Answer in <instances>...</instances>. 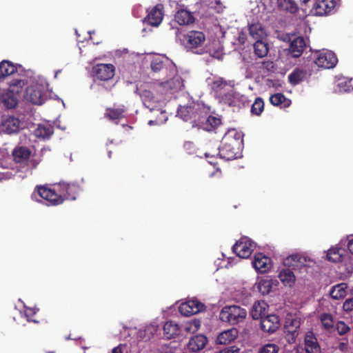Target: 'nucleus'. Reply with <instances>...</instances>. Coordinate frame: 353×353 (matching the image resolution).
I'll return each instance as SVG.
<instances>
[{"instance_id":"f257e3e1","label":"nucleus","mask_w":353,"mask_h":353,"mask_svg":"<svg viewBox=\"0 0 353 353\" xmlns=\"http://www.w3.org/2000/svg\"><path fill=\"white\" fill-rule=\"evenodd\" d=\"M242 138L240 133L235 130L228 131L223 136L221 141V145L217 148L218 152L215 154L205 152L207 158L209 157H215L220 156L221 158L227 160L237 159L241 154L242 148Z\"/></svg>"},{"instance_id":"f03ea898","label":"nucleus","mask_w":353,"mask_h":353,"mask_svg":"<svg viewBox=\"0 0 353 353\" xmlns=\"http://www.w3.org/2000/svg\"><path fill=\"white\" fill-rule=\"evenodd\" d=\"M206 107L200 103L192 102L184 106H179L177 116L185 121H189L193 127H197L201 121L205 119Z\"/></svg>"},{"instance_id":"7ed1b4c3","label":"nucleus","mask_w":353,"mask_h":353,"mask_svg":"<svg viewBox=\"0 0 353 353\" xmlns=\"http://www.w3.org/2000/svg\"><path fill=\"white\" fill-rule=\"evenodd\" d=\"M185 48L194 53L201 54L204 52L203 45L205 41V35L202 31L190 30L182 39Z\"/></svg>"},{"instance_id":"20e7f679","label":"nucleus","mask_w":353,"mask_h":353,"mask_svg":"<svg viewBox=\"0 0 353 353\" xmlns=\"http://www.w3.org/2000/svg\"><path fill=\"white\" fill-rule=\"evenodd\" d=\"M247 316L245 309L239 305H227L222 308L219 317L220 319L231 325H236L243 322Z\"/></svg>"},{"instance_id":"39448f33","label":"nucleus","mask_w":353,"mask_h":353,"mask_svg":"<svg viewBox=\"0 0 353 353\" xmlns=\"http://www.w3.org/2000/svg\"><path fill=\"white\" fill-rule=\"evenodd\" d=\"M301 319L295 314H288L285 317L284 330L285 340L289 344L295 343L299 334Z\"/></svg>"},{"instance_id":"423d86ee","label":"nucleus","mask_w":353,"mask_h":353,"mask_svg":"<svg viewBox=\"0 0 353 353\" xmlns=\"http://www.w3.org/2000/svg\"><path fill=\"white\" fill-rule=\"evenodd\" d=\"M36 194L46 200L48 205H58L63 202V199L60 196L57 188L56 189H52L46 185L37 186L32 197H34Z\"/></svg>"},{"instance_id":"0eeeda50","label":"nucleus","mask_w":353,"mask_h":353,"mask_svg":"<svg viewBox=\"0 0 353 353\" xmlns=\"http://www.w3.org/2000/svg\"><path fill=\"white\" fill-rule=\"evenodd\" d=\"M92 76L95 81H108L115 74V67L112 63H98L92 68Z\"/></svg>"},{"instance_id":"6e6552de","label":"nucleus","mask_w":353,"mask_h":353,"mask_svg":"<svg viewBox=\"0 0 353 353\" xmlns=\"http://www.w3.org/2000/svg\"><path fill=\"white\" fill-rule=\"evenodd\" d=\"M338 59L336 54L332 51L322 52L316 54L314 59V63L323 69H331L336 66Z\"/></svg>"},{"instance_id":"1a4fd4ad","label":"nucleus","mask_w":353,"mask_h":353,"mask_svg":"<svg viewBox=\"0 0 353 353\" xmlns=\"http://www.w3.org/2000/svg\"><path fill=\"white\" fill-rule=\"evenodd\" d=\"M57 190L64 200H75L80 191V187L75 183H60L57 185Z\"/></svg>"},{"instance_id":"9d476101","label":"nucleus","mask_w":353,"mask_h":353,"mask_svg":"<svg viewBox=\"0 0 353 353\" xmlns=\"http://www.w3.org/2000/svg\"><path fill=\"white\" fill-rule=\"evenodd\" d=\"M128 109L125 105L121 104L113 107H108L105 108L104 113V117L108 120L114 122L116 124L119 123V121L125 117Z\"/></svg>"},{"instance_id":"9b49d317","label":"nucleus","mask_w":353,"mask_h":353,"mask_svg":"<svg viewBox=\"0 0 353 353\" xmlns=\"http://www.w3.org/2000/svg\"><path fill=\"white\" fill-rule=\"evenodd\" d=\"M205 306L203 303L197 300H189L180 305L179 312L185 316H189L203 311Z\"/></svg>"},{"instance_id":"f8f14e48","label":"nucleus","mask_w":353,"mask_h":353,"mask_svg":"<svg viewBox=\"0 0 353 353\" xmlns=\"http://www.w3.org/2000/svg\"><path fill=\"white\" fill-rule=\"evenodd\" d=\"M252 243L246 238H242L232 246L233 252L239 257L248 258L253 252Z\"/></svg>"},{"instance_id":"ddd939ff","label":"nucleus","mask_w":353,"mask_h":353,"mask_svg":"<svg viewBox=\"0 0 353 353\" xmlns=\"http://www.w3.org/2000/svg\"><path fill=\"white\" fill-rule=\"evenodd\" d=\"M24 98L35 105H41L44 101V94L39 85H30L26 88Z\"/></svg>"},{"instance_id":"4468645a","label":"nucleus","mask_w":353,"mask_h":353,"mask_svg":"<svg viewBox=\"0 0 353 353\" xmlns=\"http://www.w3.org/2000/svg\"><path fill=\"white\" fill-rule=\"evenodd\" d=\"M280 327V319L276 314H269L261 317V329L269 334L274 333Z\"/></svg>"},{"instance_id":"2eb2a0df","label":"nucleus","mask_w":353,"mask_h":353,"mask_svg":"<svg viewBox=\"0 0 353 353\" xmlns=\"http://www.w3.org/2000/svg\"><path fill=\"white\" fill-rule=\"evenodd\" d=\"M336 6L334 0H316L312 11L316 15L323 16L330 13Z\"/></svg>"},{"instance_id":"dca6fc26","label":"nucleus","mask_w":353,"mask_h":353,"mask_svg":"<svg viewBox=\"0 0 353 353\" xmlns=\"http://www.w3.org/2000/svg\"><path fill=\"white\" fill-rule=\"evenodd\" d=\"M163 18V5L158 3L148 13L145 21L152 26H158Z\"/></svg>"},{"instance_id":"f3484780","label":"nucleus","mask_w":353,"mask_h":353,"mask_svg":"<svg viewBox=\"0 0 353 353\" xmlns=\"http://www.w3.org/2000/svg\"><path fill=\"white\" fill-rule=\"evenodd\" d=\"M254 268L260 273L267 272L271 268V259L262 253H257L252 262Z\"/></svg>"},{"instance_id":"a211bd4d","label":"nucleus","mask_w":353,"mask_h":353,"mask_svg":"<svg viewBox=\"0 0 353 353\" xmlns=\"http://www.w3.org/2000/svg\"><path fill=\"white\" fill-rule=\"evenodd\" d=\"M209 108L206 107V114L203 117V121H201L198 125L199 128H201L205 131H212L218 127L221 123V119L216 117L209 115Z\"/></svg>"},{"instance_id":"6ab92c4d","label":"nucleus","mask_w":353,"mask_h":353,"mask_svg":"<svg viewBox=\"0 0 353 353\" xmlns=\"http://www.w3.org/2000/svg\"><path fill=\"white\" fill-rule=\"evenodd\" d=\"M306 48V43L303 37H298L294 39L289 48V52L292 57H300L305 49Z\"/></svg>"},{"instance_id":"aec40b11","label":"nucleus","mask_w":353,"mask_h":353,"mask_svg":"<svg viewBox=\"0 0 353 353\" xmlns=\"http://www.w3.org/2000/svg\"><path fill=\"white\" fill-rule=\"evenodd\" d=\"M19 119L13 116H8L2 119L1 127L3 132L8 134H13L19 131Z\"/></svg>"},{"instance_id":"412c9836","label":"nucleus","mask_w":353,"mask_h":353,"mask_svg":"<svg viewBox=\"0 0 353 353\" xmlns=\"http://www.w3.org/2000/svg\"><path fill=\"white\" fill-rule=\"evenodd\" d=\"M31 154V150L28 148L23 145L15 147L12 153L14 161L21 164H26Z\"/></svg>"},{"instance_id":"4be33fe9","label":"nucleus","mask_w":353,"mask_h":353,"mask_svg":"<svg viewBox=\"0 0 353 353\" xmlns=\"http://www.w3.org/2000/svg\"><path fill=\"white\" fill-rule=\"evenodd\" d=\"M305 353H321V349L317 339L312 332L307 334L304 340Z\"/></svg>"},{"instance_id":"5701e85b","label":"nucleus","mask_w":353,"mask_h":353,"mask_svg":"<svg viewBox=\"0 0 353 353\" xmlns=\"http://www.w3.org/2000/svg\"><path fill=\"white\" fill-rule=\"evenodd\" d=\"M208 342V339L202 334L191 337L188 347L190 352H196L203 349Z\"/></svg>"},{"instance_id":"b1692460","label":"nucleus","mask_w":353,"mask_h":353,"mask_svg":"<svg viewBox=\"0 0 353 353\" xmlns=\"http://www.w3.org/2000/svg\"><path fill=\"white\" fill-rule=\"evenodd\" d=\"M174 21L180 26H187L194 22V17L188 10L180 9L174 14Z\"/></svg>"},{"instance_id":"393cba45","label":"nucleus","mask_w":353,"mask_h":353,"mask_svg":"<svg viewBox=\"0 0 353 353\" xmlns=\"http://www.w3.org/2000/svg\"><path fill=\"white\" fill-rule=\"evenodd\" d=\"M238 330L232 328L220 333L216 338V343L221 345H225L234 341L238 336Z\"/></svg>"},{"instance_id":"a878e982","label":"nucleus","mask_w":353,"mask_h":353,"mask_svg":"<svg viewBox=\"0 0 353 353\" xmlns=\"http://www.w3.org/2000/svg\"><path fill=\"white\" fill-rule=\"evenodd\" d=\"M17 65H14L11 61L3 60L0 62V81L17 72Z\"/></svg>"},{"instance_id":"bb28decb","label":"nucleus","mask_w":353,"mask_h":353,"mask_svg":"<svg viewBox=\"0 0 353 353\" xmlns=\"http://www.w3.org/2000/svg\"><path fill=\"white\" fill-rule=\"evenodd\" d=\"M307 77L306 70L296 68L288 76L289 82L295 85L305 81Z\"/></svg>"},{"instance_id":"cd10ccee","label":"nucleus","mask_w":353,"mask_h":353,"mask_svg":"<svg viewBox=\"0 0 353 353\" xmlns=\"http://www.w3.org/2000/svg\"><path fill=\"white\" fill-rule=\"evenodd\" d=\"M266 303L264 301H256L250 310V315L252 318L254 320L261 319V317H264L265 309H266Z\"/></svg>"},{"instance_id":"c85d7f7f","label":"nucleus","mask_w":353,"mask_h":353,"mask_svg":"<svg viewBox=\"0 0 353 353\" xmlns=\"http://www.w3.org/2000/svg\"><path fill=\"white\" fill-rule=\"evenodd\" d=\"M336 87L340 92L353 91V79L346 77H339L336 81Z\"/></svg>"},{"instance_id":"c756f323","label":"nucleus","mask_w":353,"mask_h":353,"mask_svg":"<svg viewBox=\"0 0 353 353\" xmlns=\"http://www.w3.org/2000/svg\"><path fill=\"white\" fill-rule=\"evenodd\" d=\"M250 35L256 41L261 40L266 37L265 29L259 23H252L249 27Z\"/></svg>"},{"instance_id":"7c9ffc66","label":"nucleus","mask_w":353,"mask_h":353,"mask_svg":"<svg viewBox=\"0 0 353 353\" xmlns=\"http://www.w3.org/2000/svg\"><path fill=\"white\" fill-rule=\"evenodd\" d=\"M26 83L27 81L24 79H13L8 82V92L11 94H19Z\"/></svg>"},{"instance_id":"2f4dec72","label":"nucleus","mask_w":353,"mask_h":353,"mask_svg":"<svg viewBox=\"0 0 353 353\" xmlns=\"http://www.w3.org/2000/svg\"><path fill=\"white\" fill-rule=\"evenodd\" d=\"M346 283H339L333 286L330 292V295L333 299L339 300L343 299L346 295Z\"/></svg>"},{"instance_id":"473e14b6","label":"nucleus","mask_w":353,"mask_h":353,"mask_svg":"<svg viewBox=\"0 0 353 353\" xmlns=\"http://www.w3.org/2000/svg\"><path fill=\"white\" fill-rule=\"evenodd\" d=\"M280 280L286 285L292 286L295 281V276L289 268L283 269L279 275Z\"/></svg>"},{"instance_id":"72a5a7b5","label":"nucleus","mask_w":353,"mask_h":353,"mask_svg":"<svg viewBox=\"0 0 353 353\" xmlns=\"http://www.w3.org/2000/svg\"><path fill=\"white\" fill-rule=\"evenodd\" d=\"M278 6L281 10L294 14L298 10V6L293 0H277Z\"/></svg>"},{"instance_id":"f704fd0d","label":"nucleus","mask_w":353,"mask_h":353,"mask_svg":"<svg viewBox=\"0 0 353 353\" xmlns=\"http://www.w3.org/2000/svg\"><path fill=\"white\" fill-rule=\"evenodd\" d=\"M179 326L177 324L174 323L172 321H168L163 325L164 335L168 339L174 338L179 334Z\"/></svg>"},{"instance_id":"c9c22d12","label":"nucleus","mask_w":353,"mask_h":353,"mask_svg":"<svg viewBox=\"0 0 353 353\" xmlns=\"http://www.w3.org/2000/svg\"><path fill=\"white\" fill-rule=\"evenodd\" d=\"M254 53L259 57H265L269 50L268 44L264 41H263V39L256 41V42L254 44Z\"/></svg>"},{"instance_id":"e433bc0d","label":"nucleus","mask_w":353,"mask_h":353,"mask_svg":"<svg viewBox=\"0 0 353 353\" xmlns=\"http://www.w3.org/2000/svg\"><path fill=\"white\" fill-rule=\"evenodd\" d=\"M53 133V128L50 125H39L34 130L36 137L42 139H48Z\"/></svg>"},{"instance_id":"4c0bfd02","label":"nucleus","mask_w":353,"mask_h":353,"mask_svg":"<svg viewBox=\"0 0 353 353\" xmlns=\"http://www.w3.org/2000/svg\"><path fill=\"white\" fill-rule=\"evenodd\" d=\"M17 99L14 97V94L8 92L2 95V103L4 106L8 109H12L17 105Z\"/></svg>"},{"instance_id":"58836bf2","label":"nucleus","mask_w":353,"mask_h":353,"mask_svg":"<svg viewBox=\"0 0 353 353\" xmlns=\"http://www.w3.org/2000/svg\"><path fill=\"white\" fill-rule=\"evenodd\" d=\"M168 63V60L163 57H156L151 61L150 66L153 72H157L162 70Z\"/></svg>"},{"instance_id":"ea45409f","label":"nucleus","mask_w":353,"mask_h":353,"mask_svg":"<svg viewBox=\"0 0 353 353\" xmlns=\"http://www.w3.org/2000/svg\"><path fill=\"white\" fill-rule=\"evenodd\" d=\"M305 261V258L301 256L299 254H293L289 257H288L285 260V265H288L290 267H293L294 268L295 267H298L299 264L301 263V265L305 266L303 263Z\"/></svg>"},{"instance_id":"a19ab883","label":"nucleus","mask_w":353,"mask_h":353,"mask_svg":"<svg viewBox=\"0 0 353 353\" xmlns=\"http://www.w3.org/2000/svg\"><path fill=\"white\" fill-rule=\"evenodd\" d=\"M258 290L263 294H268L272 288V281L269 279H261L258 283Z\"/></svg>"},{"instance_id":"79ce46f5","label":"nucleus","mask_w":353,"mask_h":353,"mask_svg":"<svg viewBox=\"0 0 353 353\" xmlns=\"http://www.w3.org/2000/svg\"><path fill=\"white\" fill-rule=\"evenodd\" d=\"M341 249L339 248H332L327 253L326 257L329 261L336 263L341 261L342 254L340 253Z\"/></svg>"},{"instance_id":"37998d69","label":"nucleus","mask_w":353,"mask_h":353,"mask_svg":"<svg viewBox=\"0 0 353 353\" xmlns=\"http://www.w3.org/2000/svg\"><path fill=\"white\" fill-rule=\"evenodd\" d=\"M264 110V102L261 97H257L251 107L252 114L260 115Z\"/></svg>"},{"instance_id":"c03bdc74","label":"nucleus","mask_w":353,"mask_h":353,"mask_svg":"<svg viewBox=\"0 0 353 353\" xmlns=\"http://www.w3.org/2000/svg\"><path fill=\"white\" fill-rule=\"evenodd\" d=\"M320 319L325 329L330 330L334 327V320L332 314L323 313L321 314Z\"/></svg>"},{"instance_id":"a18cd8bd","label":"nucleus","mask_w":353,"mask_h":353,"mask_svg":"<svg viewBox=\"0 0 353 353\" xmlns=\"http://www.w3.org/2000/svg\"><path fill=\"white\" fill-rule=\"evenodd\" d=\"M201 325L200 321L199 320H193L189 322H187L183 325V329L186 332L194 333L198 331Z\"/></svg>"},{"instance_id":"49530a36","label":"nucleus","mask_w":353,"mask_h":353,"mask_svg":"<svg viewBox=\"0 0 353 353\" xmlns=\"http://www.w3.org/2000/svg\"><path fill=\"white\" fill-rule=\"evenodd\" d=\"M286 98L282 93H276L270 97V102L275 106L281 105L285 102Z\"/></svg>"},{"instance_id":"de8ad7c7","label":"nucleus","mask_w":353,"mask_h":353,"mask_svg":"<svg viewBox=\"0 0 353 353\" xmlns=\"http://www.w3.org/2000/svg\"><path fill=\"white\" fill-rule=\"evenodd\" d=\"M227 85L226 81L223 78H218L213 81L211 87L214 91H220Z\"/></svg>"},{"instance_id":"09e8293b","label":"nucleus","mask_w":353,"mask_h":353,"mask_svg":"<svg viewBox=\"0 0 353 353\" xmlns=\"http://www.w3.org/2000/svg\"><path fill=\"white\" fill-rule=\"evenodd\" d=\"M279 347L274 343L265 345L261 350L260 353H278Z\"/></svg>"},{"instance_id":"8fccbe9b","label":"nucleus","mask_w":353,"mask_h":353,"mask_svg":"<svg viewBox=\"0 0 353 353\" xmlns=\"http://www.w3.org/2000/svg\"><path fill=\"white\" fill-rule=\"evenodd\" d=\"M37 311L38 310H36L34 308L28 307L25 310V316L27 318V320L28 321H32L34 323H38L39 321L34 318V315L37 313Z\"/></svg>"},{"instance_id":"3c124183","label":"nucleus","mask_w":353,"mask_h":353,"mask_svg":"<svg viewBox=\"0 0 353 353\" xmlns=\"http://www.w3.org/2000/svg\"><path fill=\"white\" fill-rule=\"evenodd\" d=\"M336 328L338 333L340 335H343L350 330L349 326L347 324H345L343 321L337 322L336 325Z\"/></svg>"},{"instance_id":"603ef678","label":"nucleus","mask_w":353,"mask_h":353,"mask_svg":"<svg viewBox=\"0 0 353 353\" xmlns=\"http://www.w3.org/2000/svg\"><path fill=\"white\" fill-rule=\"evenodd\" d=\"M176 82H177L178 84L180 83L179 79H171L168 81L161 83L160 85L165 90H172L175 88L174 84Z\"/></svg>"},{"instance_id":"864d4df0","label":"nucleus","mask_w":353,"mask_h":353,"mask_svg":"<svg viewBox=\"0 0 353 353\" xmlns=\"http://www.w3.org/2000/svg\"><path fill=\"white\" fill-rule=\"evenodd\" d=\"M274 68V62L272 61H265L261 63V68H262L264 70H266L267 72H272L273 71Z\"/></svg>"},{"instance_id":"5fc2aeb1","label":"nucleus","mask_w":353,"mask_h":353,"mask_svg":"<svg viewBox=\"0 0 353 353\" xmlns=\"http://www.w3.org/2000/svg\"><path fill=\"white\" fill-rule=\"evenodd\" d=\"M343 309L345 312L353 310V298L347 299L343 305Z\"/></svg>"},{"instance_id":"6e6d98bb","label":"nucleus","mask_w":353,"mask_h":353,"mask_svg":"<svg viewBox=\"0 0 353 353\" xmlns=\"http://www.w3.org/2000/svg\"><path fill=\"white\" fill-rule=\"evenodd\" d=\"M210 55L212 57L220 60L223 59V53L221 50L216 49L210 53Z\"/></svg>"},{"instance_id":"4d7b16f0","label":"nucleus","mask_w":353,"mask_h":353,"mask_svg":"<svg viewBox=\"0 0 353 353\" xmlns=\"http://www.w3.org/2000/svg\"><path fill=\"white\" fill-rule=\"evenodd\" d=\"M217 353H239V349H225L223 350H221Z\"/></svg>"},{"instance_id":"13d9d810","label":"nucleus","mask_w":353,"mask_h":353,"mask_svg":"<svg viewBox=\"0 0 353 353\" xmlns=\"http://www.w3.org/2000/svg\"><path fill=\"white\" fill-rule=\"evenodd\" d=\"M143 97L144 98L145 102L146 101L145 98H153L152 94L150 91L145 90L143 92Z\"/></svg>"},{"instance_id":"bf43d9fd","label":"nucleus","mask_w":353,"mask_h":353,"mask_svg":"<svg viewBox=\"0 0 353 353\" xmlns=\"http://www.w3.org/2000/svg\"><path fill=\"white\" fill-rule=\"evenodd\" d=\"M347 343L344 342H341L339 345V349L341 351H345L347 349Z\"/></svg>"},{"instance_id":"052dcab7","label":"nucleus","mask_w":353,"mask_h":353,"mask_svg":"<svg viewBox=\"0 0 353 353\" xmlns=\"http://www.w3.org/2000/svg\"><path fill=\"white\" fill-rule=\"evenodd\" d=\"M347 248L349 251L353 254V239L349 241Z\"/></svg>"},{"instance_id":"680f3d73","label":"nucleus","mask_w":353,"mask_h":353,"mask_svg":"<svg viewBox=\"0 0 353 353\" xmlns=\"http://www.w3.org/2000/svg\"><path fill=\"white\" fill-rule=\"evenodd\" d=\"M112 353H123V351L120 346H117L113 348Z\"/></svg>"},{"instance_id":"e2e57ef3","label":"nucleus","mask_w":353,"mask_h":353,"mask_svg":"<svg viewBox=\"0 0 353 353\" xmlns=\"http://www.w3.org/2000/svg\"><path fill=\"white\" fill-rule=\"evenodd\" d=\"M239 41L241 43H244L245 41V36L244 34L241 33L239 37Z\"/></svg>"},{"instance_id":"0e129e2a","label":"nucleus","mask_w":353,"mask_h":353,"mask_svg":"<svg viewBox=\"0 0 353 353\" xmlns=\"http://www.w3.org/2000/svg\"><path fill=\"white\" fill-rule=\"evenodd\" d=\"M114 86V84H113L112 86H110L109 88H105V90L108 91H111Z\"/></svg>"},{"instance_id":"69168bd1","label":"nucleus","mask_w":353,"mask_h":353,"mask_svg":"<svg viewBox=\"0 0 353 353\" xmlns=\"http://www.w3.org/2000/svg\"><path fill=\"white\" fill-rule=\"evenodd\" d=\"M301 2H303V3H307L310 0H300Z\"/></svg>"},{"instance_id":"338daca9","label":"nucleus","mask_w":353,"mask_h":353,"mask_svg":"<svg viewBox=\"0 0 353 353\" xmlns=\"http://www.w3.org/2000/svg\"><path fill=\"white\" fill-rule=\"evenodd\" d=\"M209 162H210V163L213 164L214 166H215L216 165V163H214V162H212V161H210Z\"/></svg>"},{"instance_id":"774afa93","label":"nucleus","mask_w":353,"mask_h":353,"mask_svg":"<svg viewBox=\"0 0 353 353\" xmlns=\"http://www.w3.org/2000/svg\"><path fill=\"white\" fill-rule=\"evenodd\" d=\"M153 123H154V121H150L148 122L149 125H152V124H153Z\"/></svg>"}]
</instances>
